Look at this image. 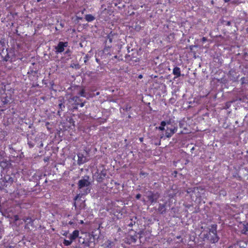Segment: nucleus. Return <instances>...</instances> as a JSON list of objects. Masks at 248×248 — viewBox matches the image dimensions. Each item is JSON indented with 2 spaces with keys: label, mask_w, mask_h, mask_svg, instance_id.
<instances>
[{
  "label": "nucleus",
  "mask_w": 248,
  "mask_h": 248,
  "mask_svg": "<svg viewBox=\"0 0 248 248\" xmlns=\"http://www.w3.org/2000/svg\"><path fill=\"white\" fill-rule=\"evenodd\" d=\"M90 185V182L88 181V178L87 177L86 178H84L79 181L78 182V186L79 188L81 189L84 187L86 188V193L88 192L90 190L88 187Z\"/></svg>",
  "instance_id": "1"
},
{
  "label": "nucleus",
  "mask_w": 248,
  "mask_h": 248,
  "mask_svg": "<svg viewBox=\"0 0 248 248\" xmlns=\"http://www.w3.org/2000/svg\"><path fill=\"white\" fill-rule=\"evenodd\" d=\"M67 46V42H61L59 43L58 46L56 47L55 49L56 50V52L58 53H61L64 51V47Z\"/></svg>",
  "instance_id": "2"
},
{
  "label": "nucleus",
  "mask_w": 248,
  "mask_h": 248,
  "mask_svg": "<svg viewBox=\"0 0 248 248\" xmlns=\"http://www.w3.org/2000/svg\"><path fill=\"white\" fill-rule=\"evenodd\" d=\"M177 129L175 128H167L166 136L168 138L171 137V136L176 131Z\"/></svg>",
  "instance_id": "3"
},
{
  "label": "nucleus",
  "mask_w": 248,
  "mask_h": 248,
  "mask_svg": "<svg viewBox=\"0 0 248 248\" xmlns=\"http://www.w3.org/2000/svg\"><path fill=\"white\" fill-rule=\"evenodd\" d=\"M79 235V231L78 230L74 231L71 234L69 235V238L72 241L74 240L77 237H78Z\"/></svg>",
  "instance_id": "4"
},
{
  "label": "nucleus",
  "mask_w": 248,
  "mask_h": 248,
  "mask_svg": "<svg viewBox=\"0 0 248 248\" xmlns=\"http://www.w3.org/2000/svg\"><path fill=\"white\" fill-rule=\"evenodd\" d=\"M173 74L175 76V78H178L181 75L180 68L178 67H175L173 69Z\"/></svg>",
  "instance_id": "5"
},
{
  "label": "nucleus",
  "mask_w": 248,
  "mask_h": 248,
  "mask_svg": "<svg viewBox=\"0 0 248 248\" xmlns=\"http://www.w3.org/2000/svg\"><path fill=\"white\" fill-rule=\"evenodd\" d=\"M78 163L82 164V163H84L85 162H86V159L84 156H83V155L82 154H78Z\"/></svg>",
  "instance_id": "6"
},
{
  "label": "nucleus",
  "mask_w": 248,
  "mask_h": 248,
  "mask_svg": "<svg viewBox=\"0 0 248 248\" xmlns=\"http://www.w3.org/2000/svg\"><path fill=\"white\" fill-rule=\"evenodd\" d=\"M241 226L243 227V229L242 230V232L243 233L248 234V222L246 225L241 224L240 227H241Z\"/></svg>",
  "instance_id": "7"
},
{
  "label": "nucleus",
  "mask_w": 248,
  "mask_h": 248,
  "mask_svg": "<svg viewBox=\"0 0 248 248\" xmlns=\"http://www.w3.org/2000/svg\"><path fill=\"white\" fill-rule=\"evenodd\" d=\"M86 20L88 22H91L94 19V17L92 15H87L85 16Z\"/></svg>",
  "instance_id": "8"
},
{
  "label": "nucleus",
  "mask_w": 248,
  "mask_h": 248,
  "mask_svg": "<svg viewBox=\"0 0 248 248\" xmlns=\"http://www.w3.org/2000/svg\"><path fill=\"white\" fill-rule=\"evenodd\" d=\"M72 241H72L71 239H70V240H67L64 239L63 243L65 246H68L72 244Z\"/></svg>",
  "instance_id": "9"
},
{
  "label": "nucleus",
  "mask_w": 248,
  "mask_h": 248,
  "mask_svg": "<svg viewBox=\"0 0 248 248\" xmlns=\"http://www.w3.org/2000/svg\"><path fill=\"white\" fill-rule=\"evenodd\" d=\"M166 125V123L165 122H162L161 123V126L159 127V129L160 130H164V126Z\"/></svg>",
  "instance_id": "10"
},
{
  "label": "nucleus",
  "mask_w": 248,
  "mask_h": 248,
  "mask_svg": "<svg viewBox=\"0 0 248 248\" xmlns=\"http://www.w3.org/2000/svg\"><path fill=\"white\" fill-rule=\"evenodd\" d=\"M80 95L81 96H85V94H84V90H82L80 92Z\"/></svg>",
  "instance_id": "11"
},
{
  "label": "nucleus",
  "mask_w": 248,
  "mask_h": 248,
  "mask_svg": "<svg viewBox=\"0 0 248 248\" xmlns=\"http://www.w3.org/2000/svg\"><path fill=\"white\" fill-rule=\"evenodd\" d=\"M217 240H218V238H217V237L216 236L215 238H214V239H213V242H214V243L216 242H217Z\"/></svg>",
  "instance_id": "12"
},
{
  "label": "nucleus",
  "mask_w": 248,
  "mask_h": 248,
  "mask_svg": "<svg viewBox=\"0 0 248 248\" xmlns=\"http://www.w3.org/2000/svg\"><path fill=\"white\" fill-rule=\"evenodd\" d=\"M141 197V195L140 194H137V196H136V198L137 199H139Z\"/></svg>",
  "instance_id": "13"
},
{
  "label": "nucleus",
  "mask_w": 248,
  "mask_h": 248,
  "mask_svg": "<svg viewBox=\"0 0 248 248\" xmlns=\"http://www.w3.org/2000/svg\"><path fill=\"white\" fill-rule=\"evenodd\" d=\"M206 39L205 37H203L202 38V42H205V41H206Z\"/></svg>",
  "instance_id": "14"
},
{
  "label": "nucleus",
  "mask_w": 248,
  "mask_h": 248,
  "mask_svg": "<svg viewBox=\"0 0 248 248\" xmlns=\"http://www.w3.org/2000/svg\"><path fill=\"white\" fill-rule=\"evenodd\" d=\"M198 190V188H194V192H196V191Z\"/></svg>",
  "instance_id": "15"
},
{
  "label": "nucleus",
  "mask_w": 248,
  "mask_h": 248,
  "mask_svg": "<svg viewBox=\"0 0 248 248\" xmlns=\"http://www.w3.org/2000/svg\"><path fill=\"white\" fill-rule=\"evenodd\" d=\"M8 101H9L8 100H6L5 101H3V102H4L5 103H8Z\"/></svg>",
  "instance_id": "16"
},
{
  "label": "nucleus",
  "mask_w": 248,
  "mask_h": 248,
  "mask_svg": "<svg viewBox=\"0 0 248 248\" xmlns=\"http://www.w3.org/2000/svg\"><path fill=\"white\" fill-rule=\"evenodd\" d=\"M80 223L81 224H83V220H80Z\"/></svg>",
  "instance_id": "17"
},
{
  "label": "nucleus",
  "mask_w": 248,
  "mask_h": 248,
  "mask_svg": "<svg viewBox=\"0 0 248 248\" xmlns=\"http://www.w3.org/2000/svg\"><path fill=\"white\" fill-rule=\"evenodd\" d=\"M142 78V75H140L139 76V78Z\"/></svg>",
  "instance_id": "18"
},
{
  "label": "nucleus",
  "mask_w": 248,
  "mask_h": 248,
  "mask_svg": "<svg viewBox=\"0 0 248 248\" xmlns=\"http://www.w3.org/2000/svg\"><path fill=\"white\" fill-rule=\"evenodd\" d=\"M15 219H16V220H17V219H18V218H17V216H16V217H15Z\"/></svg>",
  "instance_id": "19"
},
{
  "label": "nucleus",
  "mask_w": 248,
  "mask_h": 248,
  "mask_svg": "<svg viewBox=\"0 0 248 248\" xmlns=\"http://www.w3.org/2000/svg\"><path fill=\"white\" fill-rule=\"evenodd\" d=\"M225 2H228L230 1L231 0H224Z\"/></svg>",
  "instance_id": "20"
},
{
  "label": "nucleus",
  "mask_w": 248,
  "mask_h": 248,
  "mask_svg": "<svg viewBox=\"0 0 248 248\" xmlns=\"http://www.w3.org/2000/svg\"><path fill=\"white\" fill-rule=\"evenodd\" d=\"M5 60L7 61L8 60V59H7V58H5Z\"/></svg>",
  "instance_id": "21"
}]
</instances>
